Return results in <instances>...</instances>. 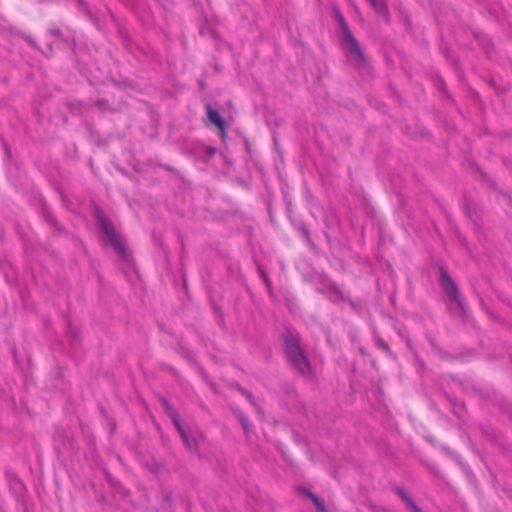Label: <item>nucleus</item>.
Here are the masks:
<instances>
[{
  "instance_id": "1",
  "label": "nucleus",
  "mask_w": 512,
  "mask_h": 512,
  "mask_svg": "<svg viewBox=\"0 0 512 512\" xmlns=\"http://www.w3.org/2000/svg\"><path fill=\"white\" fill-rule=\"evenodd\" d=\"M284 340L285 353L289 362L299 373L308 376L311 372V367L300 346L298 334L288 330L284 335Z\"/></svg>"
},
{
  "instance_id": "2",
  "label": "nucleus",
  "mask_w": 512,
  "mask_h": 512,
  "mask_svg": "<svg viewBox=\"0 0 512 512\" xmlns=\"http://www.w3.org/2000/svg\"><path fill=\"white\" fill-rule=\"evenodd\" d=\"M338 21L342 34V47L347 61L355 68L363 67L366 62L363 50L340 14L338 15Z\"/></svg>"
},
{
  "instance_id": "4",
  "label": "nucleus",
  "mask_w": 512,
  "mask_h": 512,
  "mask_svg": "<svg viewBox=\"0 0 512 512\" xmlns=\"http://www.w3.org/2000/svg\"><path fill=\"white\" fill-rule=\"evenodd\" d=\"M440 285L446 294L449 302L450 308L455 310L456 313L462 314L464 312V304L461 299L459 289L452 278L449 276L448 272L444 269H440Z\"/></svg>"
},
{
  "instance_id": "12",
  "label": "nucleus",
  "mask_w": 512,
  "mask_h": 512,
  "mask_svg": "<svg viewBox=\"0 0 512 512\" xmlns=\"http://www.w3.org/2000/svg\"><path fill=\"white\" fill-rule=\"evenodd\" d=\"M239 420H240V422L242 424V427L245 430V432H249V424H248L247 417H245L244 415H240L239 416Z\"/></svg>"
},
{
  "instance_id": "13",
  "label": "nucleus",
  "mask_w": 512,
  "mask_h": 512,
  "mask_svg": "<svg viewBox=\"0 0 512 512\" xmlns=\"http://www.w3.org/2000/svg\"><path fill=\"white\" fill-rule=\"evenodd\" d=\"M95 106L101 110V111H104L107 109V102L105 100H97L95 102Z\"/></svg>"
},
{
  "instance_id": "19",
  "label": "nucleus",
  "mask_w": 512,
  "mask_h": 512,
  "mask_svg": "<svg viewBox=\"0 0 512 512\" xmlns=\"http://www.w3.org/2000/svg\"><path fill=\"white\" fill-rule=\"evenodd\" d=\"M352 306L356 309L358 308V305H356L355 303H352Z\"/></svg>"
},
{
  "instance_id": "7",
  "label": "nucleus",
  "mask_w": 512,
  "mask_h": 512,
  "mask_svg": "<svg viewBox=\"0 0 512 512\" xmlns=\"http://www.w3.org/2000/svg\"><path fill=\"white\" fill-rule=\"evenodd\" d=\"M376 14L382 17L386 22L389 21V13L386 0H368Z\"/></svg>"
},
{
  "instance_id": "9",
  "label": "nucleus",
  "mask_w": 512,
  "mask_h": 512,
  "mask_svg": "<svg viewBox=\"0 0 512 512\" xmlns=\"http://www.w3.org/2000/svg\"><path fill=\"white\" fill-rule=\"evenodd\" d=\"M326 295L333 302H339L345 299L342 291L334 286H331L327 289Z\"/></svg>"
},
{
  "instance_id": "14",
  "label": "nucleus",
  "mask_w": 512,
  "mask_h": 512,
  "mask_svg": "<svg viewBox=\"0 0 512 512\" xmlns=\"http://www.w3.org/2000/svg\"><path fill=\"white\" fill-rule=\"evenodd\" d=\"M304 494H305L308 498H310V499L312 500V502H313V503L315 502V500H317V499H318V496H317V495H315L314 493L310 492V491L305 490V491H304Z\"/></svg>"
},
{
  "instance_id": "8",
  "label": "nucleus",
  "mask_w": 512,
  "mask_h": 512,
  "mask_svg": "<svg viewBox=\"0 0 512 512\" xmlns=\"http://www.w3.org/2000/svg\"><path fill=\"white\" fill-rule=\"evenodd\" d=\"M397 494L406 502L408 507H410L414 512H421L420 508L416 505V503L408 496V494L400 487L396 488Z\"/></svg>"
},
{
  "instance_id": "15",
  "label": "nucleus",
  "mask_w": 512,
  "mask_h": 512,
  "mask_svg": "<svg viewBox=\"0 0 512 512\" xmlns=\"http://www.w3.org/2000/svg\"><path fill=\"white\" fill-rule=\"evenodd\" d=\"M205 150H206V155L208 157H211L215 153V149L212 147H206Z\"/></svg>"
},
{
  "instance_id": "5",
  "label": "nucleus",
  "mask_w": 512,
  "mask_h": 512,
  "mask_svg": "<svg viewBox=\"0 0 512 512\" xmlns=\"http://www.w3.org/2000/svg\"><path fill=\"white\" fill-rule=\"evenodd\" d=\"M164 408L172 420L175 428L179 432L184 445L190 450H196V440L182 427L177 412L169 405L166 400H163Z\"/></svg>"
},
{
  "instance_id": "3",
  "label": "nucleus",
  "mask_w": 512,
  "mask_h": 512,
  "mask_svg": "<svg viewBox=\"0 0 512 512\" xmlns=\"http://www.w3.org/2000/svg\"><path fill=\"white\" fill-rule=\"evenodd\" d=\"M95 218L101 226L102 232L107 237L109 243L114 248L117 255L121 259L127 260L128 254L126 251L124 240L122 239L121 235L116 232L112 223L107 218H105L100 211H97L95 213Z\"/></svg>"
},
{
  "instance_id": "6",
  "label": "nucleus",
  "mask_w": 512,
  "mask_h": 512,
  "mask_svg": "<svg viewBox=\"0 0 512 512\" xmlns=\"http://www.w3.org/2000/svg\"><path fill=\"white\" fill-rule=\"evenodd\" d=\"M206 113L209 121L213 123L224 134L226 130V125L224 119L221 117L219 112L213 109L210 104H207Z\"/></svg>"
},
{
  "instance_id": "10",
  "label": "nucleus",
  "mask_w": 512,
  "mask_h": 512,
  "mask_svg": "<svg viewBox=\"0 0 512 512\" xmlns=\"http://www.w3.org/2000/svg\"><path fill=\"white\" fill-rule=\"evenodd\" d=\"M314 505L319 512H328L325 503L321 499L315 500Z\"/></svg>"
},
{
  "instance_id": "16",
  "label": "nucleus",
  "mask_w": 512,
  "mask_h": 512,
  "mask_svg": "<svg viewBox=\"0 0 512 512\" xmlns=\"http://www.w3.org/2000/svg\"><path fill=\"white\" fill-rule=\"evenodd\" d=\"M70 334H71L72 341H74L77 338V333L71 331Z\"/></svg>"
},
{
  "instance_id": "17",
  "label": "nucleus",
  "mask_w": 512,
  "mask_h": 512,
  "mask_svg": "<svg viewBox=\"0 0 512 512\" xmlns=\"http://www.w3.org/2000/svg\"><path fill=\"white\" fill-rule=\"evenodd\" d=\"M243 394L252 402V396L248 392H243Z\"/></svg>"
},
{
  "instance_id": "11",
  "label": "nucleus",
  "mask_w": 512,
  "mask_h": 512,
  "mask_svg": "<svg viewBox=\"0 0 512 512\" xmlns=\"http://www.w3.org/2000/svg\"><path fill=\"white\" fill-rule=\"evenodd\" d=\"M376 343H377L378 347L381 348L383 351L390 352L388 344L385 341H383L382 339L377 338Z\"/></svg>"
},
{
  "instance_id": "18",
  "label": "nucleus",
  "mask_w": 512,
  "mask_h": 512,
  "mask_svg": "<svg viewBox=\"0 0 512 512\" xmlns=\"http://www.w3.org/2000/svg\"><path fill=\"white\" fill-rule=\"evenodd\" d=\"M27 40H28V42H29L31 45H33V44H34V42H33V40H32L31 38H28Z\"/></svg>"
}]
</instances>
